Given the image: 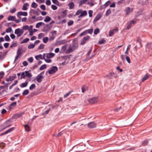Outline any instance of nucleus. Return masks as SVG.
Wrapping results in <instances>:
<instances>
[{
  "instance_id": "obj_1",
  "label": "nucleus",
  "mask_w": 152,
  "mask_h": 152,
  "mask_svg": "<svg viewBox=\"0 0 152 152\" xmlns=\"http://www.w3.org/2000/svg\"><path fill=\"white\" fill-rule=\"evenodd\" d=\"M77 48L78 46L76 44H74L72 46L70 45L68 49L66 50V52L67 53H70L75 49H77Z\"/></svg>"
},
{
  "instance_id": "obj_2",
  "label": "nucleus",
  "mask_w": 152,
  "mask_h": 152,
  "mask_svg": "<svg viewBox=\"0 0 152 152\" xmlns=\"http://www.w3.org/2000/svg\"><path fill=\"white\" fill-rule=\"evenodd\" d=\"M23 30L19 28H17L15 30V34L17 35V37H20L23 33Z\"/></svg>"
},
{
  "instance_id": "obj_3",
  "label": "nucleus",
  "mask_w": 152,
  "mask_h": 152,
  "mask_svg": "<svg viewBox=\"0 0 152 152\" xmlns=\"http://www.w3.org/2000/svg\"><path fill=\"white\" fill-rule=\"evenodd\" d=\"M58 70V67L56 66H53L50 70L48 72L50 74H52L56 72Z\"/></svg>"
},
{
  "instance_id": "obj_4",
  "label": "nucleus",
  "mask_w": 152,
  "mask_h": 152,
  "mask_svg": "<svg viewBox=\"0 0 152 152\" xmlns=\"http://www.w3.org/2000/svg\"><path fill=\"white\" fill-rule=\"evenodd\" d=\"M44 74V72H42L39 74L37 77V81L38 83H40L42 81V79L44 78V77L42 76V75Z\"/></svg>"
},
{
  "instance_id": "obj_5",
  "label": "nucleus",
  "mask_w": 152,
  "mask_h": 152,
  "mask_svg": "<svg viewBox=\"0 0 152 152\" xmlns=\"http://www.w3.org/2000/svg\"><path fill=\"white\" fill-rule=\"evenodd\" d=\"M55 54L52 53H45L43 54V56L45 58H50L54 56Z\"/></svg>"
},
{
  "instance_id": "obj_6",
  "label": "nucleus",
  "mask_w": 152,
  "mask_h": 152,
  "mask_svg": "<svg viewBox=\"0 0 152 152\" xmlns=\"http://www.w3.org/2000/svg\"><path fill=\"white\" fill-rule=\"evenodd\" d=\"M90 38V37L88 36H87L86 37H84L82 39L80 45H83L86 42V41L88 40Z\"/></svg>"
},
{
  "instance_id": "obj_7",
  "label": "nucleus",
  "mask_w": 152,
  "mask_h": 152,
  "mask_svg": "<svg viewBox=\"0 0 152 152\" xmlns=\"http://www.w3.org/2000/svg\"><path fill=\"white\" fill-rule=\"evenodd\" d=\"M27 13L26 12L20 11L18 13L17 16L18 18H21L20 16H21L23 15L24 16H27Z\"/></svg>"
},
{
  "instance_id": "obj_8",
  "label": "nucleus",
  "mask_w": 152,
  "mask_h": 152,
  "mask_svg": "<svg viewBox=\"0 0 152 152\" xmlns=\"http://www.w3.org/2000/svg\"><path fill=\"white\" fill-rule=\"evenodd\" d=\"M102 15L101 14L98 13L95 17L93 21L94 23H95L98 20L100 19L102 17Z\"/></svg>"
},
{
  "instance_id": "obj_9",
  "label": "nucleus",
  "mask_w": 152,
  "mask_h": 152,
  "mask_svg": "<svg viewBox=\"0 0 152 152\" xmlns=\"http://www.w3.org/2000/svg\"><path fill=\"white\" fill-rule=\"evenodd\" d=\"M96 126V124L94 122H92L89 123L88 124V126L89 128H93Z\"/></svg>"
},
{
  "instance_id": "obj_10",
  "label": "nucleus",
  "mask_w": 152,
  "mask_h": 152,
  "mask_svg": "<svg viewBox=\"0 0 152 152\" xmlns=\"http://www.w3.org/2000/svg\"><path fill=\"white\" fill-rule=\"evenodd\" d=\"M21 50L20 48L18 49V51L17 52V56H16L15 61L17 60L19 57H20L22 55V53L21 52Z\"/></svg>"
},
{
  "instance_id": "obj_11",
  "label": "nucleus",
  "mask_w": 152,
  "mask_h": 152,
  "mask_svg": "<svg viewBox=\"0 0 152 152\" xmlns=\"http://www.w3.org/2000/svg\"><path fill=\"white\" fill-rule=\"evenodd\" d=\"M133 11V8H131L130 7H128L126 8L125 11L126 12V15H128L129 13L132 12Z\"/></svg>"
},
{
  "instance_id": "obj_12",
  "label": "nucleus",
  "mask_w": 152,
  "mask_h": 152,
  "mask_svg": "<svg viewBox=\"0 0 152 152\" xmlns=\"http://www.w3.org/2000/svg\"><path fill=\"white\" fill-rule=\"evenodd\" d=\"M89 102L91 104H93L97 102V99L96 98H94L90 99L88 100Z\"/></svg>"
},
{
  "instance_id": "obj_13",
  "label": "nucleus",
  "mask_w": 152,
  "mask_h": 152,
  "mask_svg": "<svg viewBox=\"0 0 152 152\" xmlns=\"http://www.w3.org/2000/svg\"><path fill=\"white\" fill-rule=\"evenodd\" d=\"M35 57L36 59L37 60H39L40 59H44V58H45L44 56H43V57H42V55L41 54L36 55L35 56Z\"/></svg>"
},
{
  "instance_id": "obj_14",
  "label": "nucleus",
  "mask_w": 152,
  "mask_h": 152,
  "mask_svg": "<svg viewBox=\"0 0 152 152\" xmlns=\"http://www.w3.org/2000/svg\"><path fill=\"white\" fill-rule=\"evenodd\" d=\"M53 3L58 6H61L62 5V4L60 3L57 0H52Z\"/></svg>"
},
{
  "instance_id": "obj_15",
  "label": "nucleus",
  "mask_w": 152,
  "mask_h": 152,
  "mask_svg": "<svg viewBox=\"0 0 152 152\" xmlns=\"http://www.w3.org/2000/svg\"><path fill=\"white\" fill-rule=\"evenodd\" d=\"M29 6V4L27 3L25 4L22 8V10H26L28 9V7Z\"/></svg>"
},
{
  "instance_id": "obj_16",
  "label": "nucleus",
  "mask_w": 152,
  "mask_h": 152,
  "mask_svg": "<svg viewBox=\"0 0 152 152\" xmlns=\"http://www.w3.org/2000/svg\"><path fill=\"white\" fill-rule=\"evenodd\" d=\"M16 19L15 16L10 15L8 18V20L9 21L12 20L15 21Z\"/></svg>"
},
{
  "instance_id": "obj_17",
  "label": "nucleus",
  "mask_w": 152,
  "mask_h": 152,
  "mask_svg": "<svg viewBox=\"0 0 152 152\" xmlns=\"http://www.w3.org/2000/svg\"><path fill=\"white\" fill-rule=\"evenodd\" d=\"M25 72L26 76V77L28 78H31L32 76V75L30 73H29V71H26Z\"/></svg>"
},
{
  "instance_id": "obj_18",
  "label": "nucleus",
  "mask_w": 152,
  "mask_h": 152,
  "mask_svg": "<svg viewBox=\"0 0 152 152\" xmlns=\"http://www.w3.org/2000/svg\"><path fill=\"white\" fill-rule=\"evenodd\" d=\"M42 25H45V23L43 22H40L36 24V27L37 28H39Z\"/></svg>"
},
{
  "instance_id": "obj_19",
  "label": "nucleus",
  "mask_w": 152,
  "mask_h": 152,
  "mask_svg": "<svg viewBox=\"0 0 152 152\" xmlns=\"http://www.w3.org/2000/svg\"><path fill=\"white\" fill-rule=\"evenodd\" d=\"M68 6H69L70 9H73L74 7V3L72 2L69 3L68 4Z\"/></svg>"
},
{
  "instance_id": "obj_20",
  "label": "nucleus",
  "mask_w": 152,
  "mask_h": 152,
  "mask_svg": "<svg viewBox=\"0 0 152 152\" xmlns=\"http://www.w3.org/2000/svg\"><path fill=\"white\" fill-rule=\"evenodd\" d=\"M28 84V82H26L25 83H23L22 84H21L20 85V86L21 88L25 87H26L27 86Z\"/></svg>"
},
{
  "instance_id": "obj_21",
  "label": "nucleus",
  "mask_w": 152,
  "mask_h": 152,
  "mask_svg": "<svg viewBox=\"0 0 152 152\" xmlns=\"http://www.w3.org/2000/svg\"><path fill=\"white\" fill-rule=\"evenodd\" d=\"M23 126L26 131L29 132L30 131V127L28 125H24Z\"/></svg>"
},
{
  "instance_id": "obj_22",
  "label": "nucleus",
  "mask_w": 152,
  "mask_h": 152,
  "mask_svg": "<svg viewBox=\"0 0 152 152\" xmlns=\"http://www.w3.org/2000/svg\"><path fill=\"white\" fill-rule=\"evenodd\" d=\"M29 38H26L24 39L22 42H21L20 43V44H22L23 43H27L29 41Z\"/></svg>"
},
{
  "instance_id": "obj_23",
  "label": "nucleus",
  "mask_w": 152,
  "mask_h": 152,
  "mask_svg": "<svg viewBox=\"0 0 152 152\" xmlns=\"http://www.w3.org/2000/svg\"><path fill=\"white\" fill-rule=\"evenodd\" d=\"M50 20L51 18L47 16L44 19V21L45 22H47L49 21Z\"/></svg>"
},
{
  "instance_id": "obj_24",
  "label": "nucleus",
  "mask_w": 152,
  "mask_h": 152,
  "mask_svg": "<svg viewBox=\"0 0 152 152\" xmlns=\"http://www.w3.org/2000/svg\"><path fill=\"white\" fill-rule=\"evenodd\" d=\"M29 93V91L28 89L25 90L23 92L22 94L23 95L25 96L27 95Z\"/></svg>"
},
{
  "instance_id": "obj_25",
  "label": "nucleus",
  "mask_w": 152,
  "mask_h": 152,
  "mask_svg": "<svg viewBox=\"0 0 152 152\" xmlns=\"http://www.w3.org/2000/svg\"><path fill=\"white\" fill-rule=\"evenodd\" d=\"M106 42V41L105 40H104L103 39H102L100 40L99 41V44L101 45L102 44L105 43Z\"/></svg>"
},
{
  "instance_id": "obj_26",
  "label": "nucleus",
  "mask_w": 152,
  "mask_h": 152,
  "mask_svg": "<svg viewBox=\"0 0 152 152\" xmlns=\"http://www.w3.org/2000/svg\"><path fill=\"white\" fill-rule=\"evenodd\" d=\"M43 42L45 43H47L49 39L48 37H44L43 39Z\"/></svg>"
},
{
  "instance_id": "obj_27",
  "label": "nucleus",
  "mask_w": 152,
  "mask_h": 152,
  "mask_svg": "<svg viewBox=\"0 0 152 152\" xmlns=\"http://www.w3.org/2000/svg\"><path fill=\"white\" fill-rule=\"evenodd\" d=\"M35 44H31L28 46V48L29 49H31L35 47Z\"/></svg>"
},
{
  "instance_id": "obj_28",
  "label": "nucleus",
  "mask_w": 152,
  "mask_h": 152,
  "mask_svg": "<svg viewBox=\"0 0 152 152\" xmlns=\"http://www.w3.org/2000/svg\"><path fill=\"white\" fill-rule=\"evenodd\" d=\"M47 67V66L46 64H44L42 65L40 68L39 69L41 70H42L43 69H45Z\"/></svg>"
},
{
  "instance_id": "obj_29",
  "label": "nucleus",
  "mask_w": 152,
  "mask_h": 152,
  "mask_svg": "<svg viewBox=\"0 0 152 152\" xmlns=\"http://www.w3.org/2000/svg\"><path fill=\"white\" fill-rule=\"evenodd\" d=\"M149 77V76L148 75H146L143 77L142 79V81H144L147 80Z\"/></svg>"
},
{
  "instance_id": "obj_30",
  "label": "nucleus",
  "mask_w": 152,
  "mask_h": 152,
  "mask_svg": "<svg viewBox=\"0 0 152 152\" xmlns=\"http://www.w3.org/2000/svg\"><path fill=\"white\" fill-rule=\"evenodd\" d=\"M87 1V0H82L80 1L79 3V6H81L83 4L85 3Z\"/></svg>"
},
{
  "instance_id": "obj_31",
  "label": "nucleus",
  "mask_w": 152,
  "mask_h": 152,
  "mask_svg": "<svg viewBox=\"0 0 152 152\" xmlns=\"http://www.w3.org/2000/svg\"><path fill=\"white\" fill-rule=\"evenodd\" d=\"M21 29L23 30H23H26L27 29H28V30H29L30 29H28V26L25 25L23 27V28Z\"/></svg>"
},
{
  "instance_id": "obj_32",
  "label": "nucleus",
  "mask_w": 152,
  "mask_h": 152,
  "mask_svg": "<svg viewBox=\"0 0 152 152\" xmlns=\"http://www.w3.org/2000/svg\"><path fill=\"white\" fill-rule=\"evenodd\" d=\"M152 49V43H149L146 45V48Z\"/></svg>"
},
{
  "instance_id": "obj_33",
  "label": "nucleus",
  "mask_w": 152,
  "mask_h": 152,
  "mask_svg": "<svg viewBox=\"0 0 152 152\" xmlns=\"http://www.w3.org/2000/svg\"><path fill=\"white\" fill-rule=\"evenodd\" d=\"M99 32V29L98 28H97L95 29L94 33L95 35L97 34Z\"/></svg>"
},
{
  "instance_id": "obj_34",
  "label": "nucleus",
  "mask_w": 152,
  "mask_h": 152,
  "mask_svg": "<svg viewBox=\"0 0 152 152\" xmlns=\"http://www.w3.org/2000/svg\"><path fill=\"white\" fill-rule=\"evenodd\" d=\"M81 15H82V16H85L86 15H87V11L86 10H84L83 11L82 10V12L81 13Z\"/></svg>"
},
{
  "instance_id": "obj_35",
  "label": "nucleus",
  "mask_w": 152,
  "mask_h": 152,
  "mask_svg": "<svg viewBox=\"0 0 152 152\" xmlns=\"http://www.w3.org/2000/svg\"><path fill=\"white\" fill-rule=\"evenodd\" d=\"M87 33L91 34L93 32V29L91 28L90 29L87 30Z\"/></svg>"
},
{
  "instance_id": "obj_36",
  "label": "nucleus",
  "mask_w": 152,
  "mask_h": 152,
  "mask_svg": "<svg viewBox=\"0 0 152 152\" xmlns=\"http://www.w3.org/2000/svg\"><path fill=\"white\" fill-rule=\"evenodd\" d=\"M36 86L35 84H32L29 87V89L30 90H32Z\"/></svg>"
},
{
  "instance_id": "obj_37",
  "label": "nucleus",
  "mask_w": 152,
  "mask_h": 152,
  "mask_svg": "<svg viewBox=\"0 0 152 152\" xmlns=\"http://www.w3.org/2000/svg\"><path fill=\"white\" fill-rule=\"evenodd\" d=\"M4 72L1 71L0 72V79L2 78L4 76Z\"/></svg>"
},
{
  "instance_id": "obj_38",
  "label": "nucleus",
  "mask_w": 152,
  "mask_h": 152,
  "mask_svg": "<svg viewBox=\"0 0 152 152\" xmlns=\"http://www.w3.org/2000/svg\"><path fill=\"white\" fill-rule=\"evenodd\" d=\"M15 129V127H12V128H11L10 129H8L7 131H6V133H9L10 132H11L12 131H13Z\"/></svg>"
},
{
  "instance_id": "obj_39",
  "label": "nucleus",
  "mask_w": 152,
  "mask_h": 152,
  "mask_svg": "<svg viewBox=\"0 0 152 152\" xmlns=\"http://www.w3.org/2000/svg\"><path fill=\"white\" fill-rule=\"evenodd\" d=\"M82 12V10L81 9H79L78 10L77 12H76L75 15H78L80 14H81V13Z\"/></svg>"
},
{
  "instance_id": "obj_40",
  "label": "nucleus",
  "mask_w": 152,
  "mask_h": 152,
  "mask_svg": "<svg viewBox=\"0 0 152 152\" xmlns=\"http://www.w3.org/2000/svg\"><path fill=\"white\" fill-rule=\"evenodd\" d=\"M127 26L126 28V29H129L132 27V25L130 23H128L127 24Z\"/></svg>"
},
{
  "instance_id": "obj_41",
  "label": "nucleus",
  "mask_w": 152,
  "mask_h": 152,
  "mask_svg": "<svg viewBox=\"0 0 152 152\" xmlns=\"http://www.w3.org/2000/svg\"><path fill=\"white\" fill-rule=\"evenodd\" d=\"M21 78H24L25 77H26L25 71L22 72L21 74Z\"/></svg>"
},
{
  "instance_id": "obj_42",
  "label": "nucleus",
  "mask_w": 152,
  "mask_h": 152,
  "mask_svg": "<svg viewBox=\"0 0 152 152\" xmlns=\"http://www.w3.org/2000/svg\"><path fill=\"white\" fill-rule=\"evenodd\" d=\"M44 59L45 60V61L46 62L48 63H50L52 61V60L50 59V58L46 59L45 58H44Z\"/></svg>"
},
{
  "instance_id": "obj_43",
  "label": "nucleus",
  "mask_w": 152,
  "mask_h": 152,
  "mask_svg": "<svg viewBox=\"0 0 152 152\" xmlns=\"http://www.w3.org/2000/svg\"><path fill=\"white\" fill-rule=\"evenodd\" d=\"M5 39L6 41L8 42L10 40V38L8 35H6L5 37Z\"/></svg>"
},
{
  "instance_id": "obj_44",
  "label": "nucleus",
  "mask_w": 152,
  "mask_h": 152,
  "mask_svg": "<svg viewBox=\"0 0 152 152\" xmlns=\"http://www.w3.org/2000/svg\"><path fill=\"white\" fill-rule=\"evenodd\" d=\"M37 5L36 3L34 2H33L31 4V7L34 8H36Z\"/></svg>"
},
{
  "instance_id": "obj_45",
  "label": "nucleus",
  "mask_w": 152,
  "mask_h": 152,
  "mask_svg": "<svg viewBox=\"0 0 152 152\" xmlns=\"http://www.w3.org/2000/svg\"><path fill=\"white\" fill-rule=\"evenodd\" d=\"M44 45L43 44H41L39 47L38 49H42L44 48Z\"/></svg>"
},
{
  "instance_id": "obj_46",
  "label": "nucleus",
  "mask_w": 152,
  "mask_h": 152,
  "mask_svg": "<svg viewBox=\"0 0 152 152\" xmlns=\"http://www.w3.org/2000/svg\"><path fill=\"white\" fill-rule=\"evenodd\" d=\"M114 34V33L113 31V30H112L110 31L109 32V36L110 37L112 36Z\"/></svg>"
},
{
  "instance_id": "obj_47",
  "label": "nucleus",
  "mask_w": 152,
  "mask_h": 152,
  "mask_svg": "<svg viewBox=\"0 0 152 152\" xmlns=\"http://www.w3.org/2000/svg\"><path fill=\"white\" fill-rule=\"evenodd\" d=\"M44 36V34L42 33H40L38 35V38L39 39H40Z\"/></svg>"
},
{
  "instance_id": "obj_48",
  "label": "nucleus",
  "mask_w": 152,
  "mask_h": 152,
  "mask_svg": "<svg viewBox=\"0 0 152 152\" xmlns=\"http://www.w3.org/2000/svg\"><path fill=\"white\" fill-rule=\"evenodd\" d=\"M66 49V46L64 45V46H63L62 47L61 49V50L62 52H64V51H65Z\"/></svg>"
},
{
  "instance_id": "obj_49",
  "label": "nucleus",
  "mask_w": 152,
  "mask_h": 152,
  "mask_svg": "<svg viewBox=\"0 0 152 152\" xmlns=\"http://www.w3.org/2000/svg\"><path fill=\"white\" fill-rule=\"evenodd\" d=\"M111 12V11L110 9L108 10L106 12V15L108 16Z\"/></svg>"
},
{
  "instance_id": "obj_50",
  "label": "nucleus",
  "mask_w": 152,
  "mask_h": 152,
  "mask_svg": "<svg viewBox=\"0 0 152 152\" xmlns=\"http://www.w3.org/2000/svg\"><path fill=\"white\" fill-rule=\"evenodd\" d=\"M16 9L15 8H13L10 10V12L12 13H14L15 12Z\"/></svg>"
},
{
  "instance_id": "obj_51",
  "label": "nucleus",
  "mask_w": 152,
  "mask_h": 152,
  "mask_svg": "<svg viewBox=\"0 0 152 152\" xmlns=\"http://www.w3.org/2000/svg\"><path fill=\"white\" fill-rule=\"evenodd\" d=\"M93 13V12L91 10H90L88 11V14H89V16L90 17H91L92 16V14Z\"/></svg>"
},
{
  "instance_id": "obj_52",
  "label": "nucleus",
  "mask_w": 152,
  "mask_h": 152,
  "mask_svg": "<svg viewBox=\"0 0 152 152\" xmlns=\"http://www.w3.org/2000/svg\"><path fill=\"white\" fill-rule=\"evenodd\" d=\"M40 7L41 9L43 10H45L46 9L45 6L44 5L42 4L41 5Z\"/></svg>"
},
{
  "instance_id": "obj_53",
  "label": "nucleus",
  "mask_w": 152,
  "mask_h": 152,
  "mask_svg": "<svg viewBox=\"0 0 152 152\" xmlns=\"http://www.w3.org/2000/svg\"><path fill=\"white\" fill-rule=\"evenodd\" d=\"M55 37L54 35H52V36L50 37L49 39V40L50 41H52L54 39Z\"/></svg>"
},
{
  "instance_id": "obj_54",
  "label": "nucleus",
  "mask_w": 152,
  "mask_h": 152,
  "mask_svg": "<svg viewBox=\"0 0 152 152\" xmlns=\"http://www.w3.org/2000/svg\"><path fill=\"white\" fill-rule=\"evenodd\" d=\"M73 23V21L72 20H69L68 22V26H71Z\"/></svg>"
},
{
  "instance_id": "obj_55",
  "label": "nucleus",
  "mask_w": 152,
  "mask_h": 152,
  "mask_svg": "<svg viewBox=\"0 0 152 152\" xmlns=\"http://www.w3.org/2000/svg\"><path fill=\"white\" fill-rule=\"evenodd\" d=\"M51 8L54 10H56L57 9V7L54 5H52L51 6Z\"/></svg>"
},
{
  "instance_id": "obj_56",
  "label": "nucleus",
  "mask_w": 152,
  "mask_h": 152,
  "mask_svg": "<svg viewBox=\"0 0 152 152\" xmlns=\"http://www.w3.org/2000/svg\"><path fill=\"white\" fill-rule=\"evenodd\" d=\"M46 4L48 5H50L51 4V2L50 0H47L46 1Z\"/></svg>"
},
{
  "instance_id": "obj_57",
  "label": "nucleus",
  "mask_w": 152,
  "mask_h": 152,
  "mask_svg": "<svg viewBox=\"0 0 152 152\" xmlns=\"http://www.w3.org/2000/svg\"><path fill=\"white\" fill-rule=\"evenodd\" d=\"M12 30V29L11 28H9L7 29L6 30V32L7 33L10 32Z\"/></svg>"
},
{
  "instance_id": "obj_58",
  "label": "nucleus",
  "mask_w": 152,
  "mask_h": 152,
  "mask_svg": "<svg viewBox=\"0 0 152 152\" xmlns=\"http://www.w3.org/2000/svg\"><path fill=\"white\" fill-rule=\"evenodd\" d=\"M126 59L127 61L129 63H131V61L130 60V59L129 57H128L127 56H126Z\"/></svg>"
},
{
  "instance_id": "obj_59",
  "label": "nucleus",
  "mask_w": 152,
  "mask_h": 152,
  "mask_svg": "<svg viewBox=\"0 0 152 152\" xmlns=\"http://www.w3.org/2000/svg\"><path fill=\"white\" fill-rule=\"evenodd\" d=\"M28 61L30 62V63H32L33 62V58L32 57H31L29 58L28 59Z\"/></svg>"
},
{
  "instance_id": "obj_60",
  "label": "nucleus",
  "mask_w": 152,
  "mask_h": 152,
  "mask_svg": "<svg viewBox=\"0 0 152 152\" xmlns=\"http://www.w3.org/2000/svg\"><path fill=\"white\" fill-rule=\"evenodd\" d=\"M50 32L52 34V35H56V31H51Z\"/></svg>"
},
{
  "instance_id": "obj_61",
  "label": "nucleus",
  "mask_w": 152,
  "mask_h": 152,
  "mask_svg": "<svg viewBox=\"0 0 152 152\" xmlns=\"http://www.w3.org/2000/svg\"><path fill=\"white\" fill-rule=\"evenodd\" d=\"M17 103L16 102H14L12 103L11 104L10 106H13V107H15L16 106V105Z\"/></svg>"
},
{
  "instance_id": "obj_62",
  "label": "nucleus",
  "mask_w": 152,
  "mask_h": 152,
  "mask_svg": "<svg viewBox=\"0 0 152 152\" xmlns=\"http://www.w3.org/2000/svg\"><path fill=\"white\" fill-rule=\"evenodd\" d=\"M16 78V76H12L10 77V81H12L14 80Z\"/></svg>"
},
{
  "instance_id": "obj_63",
  "label": "nucleus",
  "mask_w": 152,
  "mask_h": 152,
  "mask_svg": "<svg viewBox=\"0 0 152 152\" xmlns=\"http://www.w3.org/2000/svg\"><path fill=\"white\" fill-rule=\"evenodd\" d=\"M111 3L110 2V1H107L105 4H104V6L106 7H107V6H108Z\"/></svg>"
},
{
  "instance_id": "obj_64",
  "label": "nucleus",
  "mask_w": 152,
  "mask_h": 152,
  "mask_svg": "<svg viewBox=\"0 0 152 152\" xmlns=\"http://www.w3.org/2000/svg\"><path fill=\"white\" fill-rule=\"evenodd\" d=\"M9 44L8 43H6L4 44V46L5 48H7L9 45Z\"/></svg>"
}]
</instances>
